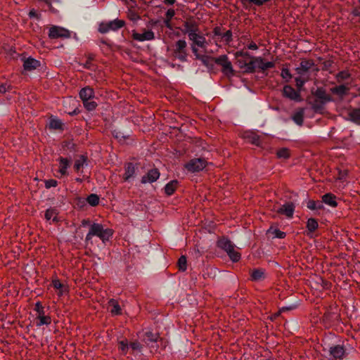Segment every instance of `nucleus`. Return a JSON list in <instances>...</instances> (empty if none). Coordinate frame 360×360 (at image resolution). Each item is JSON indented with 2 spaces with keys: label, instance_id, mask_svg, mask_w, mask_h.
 I'll use <instances>...</instances> for the list:
<instances>
[{
  "label": "nucleus",
  "instance_id": "nucleus-38",
  "mask_svg": "<svg viewBox=\"0 0 360 360\" xmlns=\"http://www.w3.org/2000/svg\"><path fill=\"white\" fill-rule=\"evenodd\" d=\"M318 227V222L314 218H310L308 219L307 223V228L310 232L314 231Z\"/></svg>",
  "mask_w": 360,
  "mask_h": 360
},
{
  "label": "nucleus",
  "instance_id": "nucleus-53",
  "mask_svg": "<svg viewBox=\"0 0 360 360\" xmlns=\"http://www.w3.org/2000/svg\"><path fill=\"white\" fill-rule=\"evenodd\" d=\"M58 183L55 179H49L45 181V186L46 188H50L51 187H56Z\"/></svg>",
  "mask_w": 360,
  "mask_h": 360
},
{
  "label": "nucleus",
  "instance_id": "nucleus-24",
  "mask_svg": "<svg viewBox=\"0 0 360 360\" xmlns=\"http://www.w3.org/2000/svg\"><path fill=\"white\" fill-rule=\"evenodd\" d=\"M251 279L253 281H260L265 278V271L262 269H254L251 273Z\"/></svg>",
  "mask_w": 360,
  "mask_h": 360
},
{
  "label": "nucleus",
  "instance_id": "nucleus-30",
  "mask_svg": "<svg viewBox=\"0 0 360 360\" xmlns=\"http://www.w3.org/2000/svg\"><path fill=\"white\" fill-rule=\"evenodd\" d=\"M178 181L176 180H172L169 182L165 187V193L167 195H171L175 191L177 187Z\"/></svg>",
  "mask_w": 360,
  "mask_h": 360
},
{
  "label": "nucleus",
  "instance_id": "nucleus-20",
  "mask_svg": "<svg viewBox=\"0 0 360 360\" xmlns=\"http://www.w3.org/2000/svg\"><path fill=\"white\" fill-rule=\"evenodd\" d=\"M79 97L83 102L93 98L94 97L93 89L89 86L82 89L79 91Z\"/></svg>",
  "mask_w": 360,
  "mask_h": 360
},
{
  "label": "nucleus",
  "instance_id": "nucleus-63",
  "mask_svg": "<svg viewBox=\"0 0 360 360\" xmlns=\"http://www.w3.org/2000/svg\"><path fill=\"white\" fill-rule=\"evenodd\" d=\"M29 16L30 18H37V12L34 9H32L30 12H29Z\"/></svg>",
  "mask_w": 360,
  "mask_h": 360
},
{
  "label": "nucleus",
  "instance_id": "nucleus-31",
  "mask_svg": "<svg viewBox=\"0 0 360 360\" xmlns=\"http://www.w3.org/2000/svg\"><path fill=\"white\" fill-rule=\"evenodd\" d=\"M157 339L158 335L154 334L150 331H147L144 334L143 341L145 342L146 344L148 345H150V343L155 342L157 341Z\"/></svg>",
  "mask_w": 360,
  "mask_h": 360
},
{
  "label": "nucleus",
  "instance_id": "nucleus-7",
  "mask_svg": "<svg viewBox=\"0 0 360 360\" xmlns=\"http://www.w3.org/2000/svg\"><path fill=\"white\" fill-rule=\"evenodd\" d=\"M214 63L222 67V72L226 75H232L233 69L226 55H221L214 58Z\"/></svg>",
  "mask_w": 360,
  "mask_h": 360
},
{
  "label": "nucleus",
  "instance_id": "nucleus-8",
  "mask_svg": "<svg viewBox=\"0 0 360 360\" xmlns=\"http://www.w3.org/2000/svg\"><path fill=\"white\" fill-rule=\"evenodd\" d=\"M207 165V162L202 158L191 160L186 165V169L192 172H197L202 170Z\"/></svg>",
  "mask_w": 360,
  "mask_h": 360
},
{
  "label": "nucleus",
  "instance_id": "nucleus-58",
  "mask_svg": "<svg viewBox=\"0 0 360 360\" xmlns=\"http://www.w3.org/2000/svg\"><path fill=\"white\" fill-rule=\"evenodd\" d=\"M236 56L237 57L238 56H242V57H248L249 58H250V57H252L248 52H244V51H238L236 53Z\"/></svg>",
  "mask_w": 360,
  "mask_h": 360
},
{
  "label": "nucleus",
  "instance_id": "nucleus-19",
  "mask_svg": "<svg viewBox=\"0 0 360 360\" xmlns=\"http://www.w3.org/2000/svg\"><path fill=\"white\" fill-rule=\"evenodd\" d=\"M136 173V167L131 162H129L125 166V172L124 174V179L126 181H129L132 179Z\"/></svg>",
  "mask_w": 360,
  "mask_h": 360
},
{
  "label": "nucleus",
  "instance_id": "nucleus-41",
  "mask_svg": "<svg viewBox=\"0 0 360 360\" xmlns=\"http://www.w3.org/2000/svg\"><path fill=\"white\" fill-rule=\"evenodd\" d=\"M86 200L90 205L96 206L99 202V197L96 194H91L87 197Z\"/></svg>",
  "mask_w": 360,
  "mask_h": 360
},
{
  "label": "nucleus",
  "instance_id": "nucleus-1",
  "mask_svg": "<svg viewBox=\"0 0 360 360\" xmlns=\"http://www.w3.org/2000/svg\"><path fill=\"white\" fill-rule=\"evenodd\" d=\"M112 236V231L110 229L105 228L104 226L98 223H93L89 227V231L86 236L85 243L91 244V239L94 236L99 238L103 243L109 240Z\"/></svg>",
  "mask_w": 360,
  "mask_h": 360
},
{
  "label": "nucleus",
  "instance_id": "nucleus-64",
  "mask_svg": "<svg viewBox=\"0 0 360 360\" xmlns=\"http://www.w3.org/2000/svg\"><path fill=\"white\" fill-rule=\"evenodd\" d=\"M248 48L251 50H256L257 49L258 47L255 43L252 42L248 46Z\"/></svg>",
  "mask_w": 360,
  "mask_h": 360
},
{
  "label": "nucleus",
  "instance_id": "nucleus-11",
  "mask_svg": "<svg viewBox=\"0 0 360 360\" xmlns=\"http://www.w3.org/2000/svg\"><path fill=\"white\" fill-rule=\"evenodd\" d=\"M199 27L197 22L194 20H187L183 25L181 32L187 34L188 38L191 37L194 33L199 32Z\"/></svg>",
  "mask_w": 360,
  "mask_h": 360
},
{
  "label": "nucleus",
  "instance_id": "nucleus-48",
  "mask_svg": "<svg viewBox=\"0 0 360 360\" xmlns=\"http://www.w3.org/2000/svg\"><path fill=\"white\" fill-rule=\"evenodd\" d=\"M112 134H113V136L115 139H117V140H119L120 141H124V140H125L126 139H127L129 136V134L128 135H125L122 131H116V130H115L112 132Z\"/></svg>",
  "mask_w": 360,
  "mask_h": 360
},
{
  "label": "nucleus",
  "instance_id": "nucleus-5",
  "mask_svg": "<svg viewBox=\"0 0 360 360\" xmlns=\"http://www.w3.org/2000/svg\"><path fill=\"white\" fill-rule=\"evenodd\" d=\"M124 25V21L119 19H115L106 22H101L99 25L98 31L105 34L110 31H117Z\"/></svg>",
  "mask_w": 360,
  "mask_h": 360
},
{
  "label": "nucleus",
  "instance_id": "nucleus-27",
  "mask_svg": "<svg viewBox=\"0 0 360 360\" xmlns=\"http://www.w3.org/2000/svg\"><path fill=\"white\" fill-rule=\"evenodd\" d=\"M109 307H110V312L113 315L121 314V307L117 302L113 299H111L109 302Z\"/></svg>",
  "mask_w": 360,
  "mask_h": 360
},
{
  "label": "nucleus",
  "instance_id": "nucleus-29",
  "mask_svg": "<svg viewBox=\"0 0 360 360\" xmlns=\"http://www.w3.org/2000/svg\"><path fill=\"white\" fill-rule=\"evenodd\" d=\"M348 90L349 89L345 84L335 86L330 89L333 94H337L340 96H343L347 94Z\"/></svg>",
  "mask_w": 360,
  "mask_h": 360
},
{
  "label": "nucleus",
  "instance_id": "nucleus-54",
  "mask_svg": "<svg viewBox=\"0 0 360 360\" xmlns=\"http://www.w3.org/2000/svg\"><path fill=\"white\" fill-rule=\"evenodd\" d=\"M94 55L92 54V53H89L87 55V60L86 61V63L84 64V67L86 68H91V61L92 60H94Z\"/></svg>",
  "mask_w": 360,
  "mask_h": 360
},
{
  "label": "nucleus",
  "instance_id": "nucleus-52",
  "mask_svg": "<svg viewBox=\"0 0 360 360\" xmlns=\"http://www.w3.org/2000/svg\"><path fill=\"white\" fill-rule=\"evenodd\" d=\"M281 77L285 79L286 81H288L291 79L292 76L290 72V71L288 69L283 68L281 71Z\"/></svg>",
  "mask_w": 360,
  "mask_h": 360
},
{
  "label": "nucleus",
  "instance_id": "nucleus-35",
  "mask_svg": "<svg viewBox=\"0 0 360 360\" xmlns=\"http://www.w3.org/2000/svg\"><path fill=\"white\" fill-rule=\"evenodd\" d=\"M214 58L207 55H202L198 60H200L206 67H211L212 64L210 62L214 61Z\"/></svg>",
  "mask_w": 360,
  "mask_h": 360
},
{
  "label": "nucleus",
  "instance_id": "nucleus-33",
  "mask_svg": "<svg viewBox=\"0 0 360 360\" xmlns=\"http://www.w3.org/2000/svg\"><path fill=\"white\" fill-rule=\"evenodd\" d=\"M86 158L84 155H80L77 159L75 160L74 164V168L76 171L79 172L86 164Z\"/></svg>",
  "mask_w": 360,
  "mask_h": 360
},
{
  "label": "nucleus",
  "instance_id": "nucleus-12",
  "mask_svg": "<svg viewBox=\"0 0 360 360\" xmlns=\"http://www.w3.org/2000/svg\"><path fill=\"white\" fill-rule=\"evenodd\" d=\"M283 95L286 98L296 101L300 102L302 101L300 91L295 90L292 86L286 85L283 87Z\"/></svg>",
  "mask_w": 360,
  "mask_h": 360
},
{
  "label": "nucleus",
  "instance_id": "nucleus-36",
  "mask_svg": "<svg viewBox=\"0 0 360 360\" xmlns=\"http://www.w3.org/2000/svg\"><path fill=\"white\" fill-rule=\"evenodd\" d=\"M49 127L53 129H61L63 127V123L60 120L57 118H52L49 122Z\"/></svg>",
  "mask_w": 360,
  "mask_h": 360
},
{
  "label": "nucleus",
  "instance_id": "nucleus-59",
  "mask_svg": "<svg viewBox=\"0 0 360 360\" xmlns=\"http://www.w3.org/2000/svg\"><path fill=\"white\" fill-rule=\"evenodd\" d=\"M10 87L9 85H7L6 84H1L0 86V92L2 93V94H4L6 92V91L8 90V89Z\"/></svg>",
  "mask_w": 360,
  "mask_h": 360
},
{
  "label": "nucleus",
  "instance_id": "nucleus-10",
  "mask_svg": "<svg viewBox=\"0 0 360 360\" xmlns=\"http://www.w3.org/2000/svg\"><path fill=\"white\" fill-rule=\"evenodd\" d=\"M314 68V63L311 60H302L295 69L296 72L304 77H310V70Z\"/></svg>",
  "mask_w": 360,
  "mask_h": 360
},
{
  "label": "nucleus",
  "instance_id": "nucleus-60",
  "mask_svg": "<svg viewBox=\"0 0 360 360\" xmlns=\"http://www.w3.org/2000/svg\"><path fill=\"white\" fill-rule=\"evenodd\" d=\"M295 308L294 306L292 305H290V306H288V307H282L281 309H280L278 313H282V312H284L285 311H289V310H292Z\"/></svg>",
  "mask_w": 360,
  "mask_h": 360
},
{
  "label": "nucleus",
  "instance_id": "nucleus-28",
  "mask_svg": "<svg viewBox=\"0 0 360 360\" xmlns=\"http://www.w3.org/2000/svg\"><path fill=\"white\" fill-rule=\"evenodd\" d=\"M292 120L299 126H302L304 120V110L300 109L295 112L292 116Z\"/></svg>",
  "mask_w": 360,
  "mask_h": 360
},
{
  "label": "nucleus",
  "instance_id": "nucleus-46",
  "mask_svg": "<svg viewBox=\"0 0 360 360\" xmlns=\"http://www.w3.org/2000/svg\"><path fill=\"white\" fill-rule=\"evenodd\" d=\"M119 349L123 354H126L129 349V345L127 340L119 342Z\"/></svg>",
  "mask_w": 360,
  "mask_h": 360
},
{
  "label": "nucleus",
  "instance_id": "nucleus-55",
  "mask_svg": "<svg viewBox=\"0 0 360 360\" xmlns=\"http://www.w3.org/2000/svg\"><path fill=\"white\" fill-rule=\"evenodd\" d=\"M323 105L324 104H321V101H319V99H316L312 103V108L314 110H317L321 109Z\"/></svg>",
  "mask_w": 360,
  "mask_h": 360
},
{
  "label": "nucleus",
  "instance_id": "nucleus-47",
  "mask_svg": "<svg viewBox=\"0 0 360 360\" xmlns=\"http://www.w3.org/2000/svg\"><path fill=\"white\" fill-rule=\"evenodd\" d=\"M247 139H248V141H250L252 144H255L256 146H259L260 144L259 137L258 135L255 134H251L247 137Z\"/></svg>",
  "mask_w": 360,
  "mask_h": 360
},
{
  "label": "nucleus",
  "instance_id": "nucleus-57",
  "mask_svg": "<svg viewBox=\"0 0 360 360\" xmlns=\"http://www.w3.org/2000/svg\"><path fill=\"white\" fill-rule=\"evenodd\" d=\"M35 310L37 311L39 314H44V309L40 302H37L35 304Z\"/></svg>",
  "mask_w": 360,
  "mask_h": 360
},
{
  "label": "nucleus",
  "instance_id": "nucleus-49",
  "mask_svg": "<svg viewBox=\"0 0 360 360\" xmlns=\"http://www.w3.org/2000/svg\"><path fill=\"white\" fill-rule=\"evenodd\" d=\"M129 348L134 352H141L142 345L139 342L135 341L129 344Z\"/></svg>",
  "mask_w": 360,
  "mask_h": 360
},
{
  "label": "nucleus",
  "instance_id": "nucleus-23",
  "mask_svg": "<svg viewBox=\"0 0 360 360\" xmlns=\"http://www.w3.org/2000/svg\"><path fill=\"white\" fill-rule=\"evenodd\" d=\"M59 173L61 176L68 174V168L70 167V161L67 158H60L59 159Z\"/></svg>",
  "mask_w": 360,
  "mask_h": 360
},
{
  "label": "nucleus",
  "instance_id": "nucleus-42",
  "mask_svg": "<svg viewBox=\"0 0 360 360\" xmlns=\"http://www.w3.org/2000/svg\"><path fill=\"white\" fill-rule=\"evenodd\" d=\"M276 155L279 158L287 159L290 157V152L288 148H282L278 150Z\"/></svg>",
  "mask_w": 360,
  "mask_h": 360
},
{
  "label": "nucleus",
  "instance_id": "nucleus-43",
  "mask_svg": "<svg viewBox=\"0 0 360 360\" xmlns=\"http://www.w3.org/2000/svg\"><path fill=\"white\" fill-rule=\"evenodd\" d=\"M178 266L180 271H185L187 269V261L185 256H181L178 260Z\"/></svg>",
  "mask_w": 360,
  "mask_h": 360
},
{
  "label": "nucleus",
  "instance_id": "nucleus-3",
  "mask_svg": "<svg viewBox=\"0 0 360 360\" xmlns=\"http://www.w3.org/2000/svg\"><path fill=\"white\" fill-rule=\"evenodd\" d=\"M323 351L330 360L342 359L347 355L346 349L341 345H325Z\"/></svg>",
  "mask_w": 360,
  "mask_h": 360
},
{
  "label": "nucleus",
  "instance_id": "nucleus-9",
  "mask_svg": "<svg viewBox=\"0 0 360 360\" xmlns=\"http://www.w3.org/2000/svg\"><path fill=\"white\" fill-rule=\"evenodd\" d=\"M213 34L214 37H218L217 41H223L227 44L232 41V32L231 30L224 32L221 27H216L213 30Z\"/></svg>",
  "mask_w": 360,
  "mask_h": 360
},
{
  "label": "nucleus",
  "instance_id": "nucleus-56",
  "mask_svg": "<svg viewBox=\"0 0 360 360\" xmlns=\"http://www.w3.org/2000/svg\"><path fill=\"white\" fill-rule=\"evenodd\" d=\"M198 46L191 44V50L196 59H198L202 55L198 53Z\"/></svg>",
  "mask_w": 360,
  "mask_h": 360
},
{
  "label": "nucleus",
  "instance_id": "nucleus-26",
  "mask_svg": "<svg viewBox=\"0 0 360 360\" xmlns=\"http://www.w3.org/2000/svg\"><path fill=\"white\" fill-rule=\"evenodd\" d=\"M58 210L56 208H49L45 212V218L47 221H58Z\"/></svg>",
  "mask_w": 360,
  "mask_h": 360
},
{
  "label": "nucleus",
  "instance_id": "nucleus-32",
  "mask_svg": "<svg viewBox=\"0 0 360 360\" xmlns=\"http://www.w3.org/2000/svg\"><path fill=\"white\" fill-rule=\"evenodd\" d=\"M257 68L256 65V57H250V60L248 62L244 72H253Z\"/></svg>",
  "mask_w": 360,
  "mask_h": 360
},
{
  "label": "nucleus",
  "instance_id": "nucleus-39",
  "mask_svg": "<svg viewBox=\"0 0 360 360\" xmlns=\"http://www.w3.org/2000/svg\"><path fill=\"white\" fill-rule=\"evenodd\" d=\"M309 79V78H308L307 77H304V76H300V75L295 77V80L296 82V86L298 88V89L300 90L302 89V87L304 86V84H305V82H307Z\"/></svg>",
  "mask_w": 360,
  "mask_h": 360
},
{
  "label": "nucleus",
  "instance_id": "nucleus-21",
  "mask_svg": "<svg viewBox=\"0 0 360 360\" xmlns=\"http://www.w3.org/2000/svg\"><path fill=\"white\" fill-rule=\"evenodd\" d=\"M256 65L257 68L260 69L262 72L272 68L275 66V63L274 62H265L261 57H256Z\"/></svg>",
  "mask_w": 360,
  "mask_h": 360
},
{
  "label": "nucleus",
  "instance_id": "nucleus-62",
  "mask_svg": "<svg viewBox=\"0 0 360 360\" xmlns=\"http://www.w3.org/2000/svg\"><path fill=\"white\" fill-rule=\"evenodd\" d=\"M91 224H92L91 223V221L89 219H84L82 221V226L83 227H85L87 226H89V227H90Z\"/></svg>",
  "mask_w": 360,
  "mask_h": 360
},
{
  "label": "nucleus",
  "instance_id": "nucleus-14",
  "mask_svg": "<svg viewBox=\"0 0 360 360\" xmlns=\"http://www.w3.org/2000/svg\"><path fill=\"white\" fill-rule=\"evenodd\" d=\"M160 177V172L158 169H153L148 172V173L142 176L141 183H153Z\"/></svg>",
  "mask_w": 360,
  "mask_h": 360
},
{
  "label": "nucleus",
  "instance_id": "nucleus-50",
  "mask_svg": "<svg viewBox=\"0 0 360 360\" xmlns=\"http://www.w3.org/2000/svg\"><path fill=\"white\" fill-rule=\"evenodd\" d=\"M175 14L174 10L173 9H169L166 12V18L167 20L165 21L167 27H169V21L170 20L174 17Z\"/></svg>",
  "mask_w": 360,
  "mask_h": 360
},
{
  "label": "nucleus",
  "instance_id": "nucleus-44",
  "mask_svg": "<svg viewBox=\"0 0 360 360\" xmlns=\"http://www.w3.org/2000/svg\"><path fill=\"white\" fill-rule=\"evenodd\" d=\"M83 104L85 108L89 111L94 110L97 106V103L91 99L84 101Z\"/></svg>",
  "mask_w": 360,
  "mask_h": 360
},
{
  "label": "nucleus",
  "instance_id": "nucleus-13",
  "mask_svg": "<svg viewBox=\"0 0 360 360\" xmlns=\"http://www.w3.org/2000/svg\"><path fill=\"white\" fill-rule=\"evenodd\" d=\"M193 43V45H196L198 47L205 49L207 42L205 37L200 34V31L194 33L190 38H188Z\"/></svg>",
  "mask_w": 360,
  "mask_h": 360
},
{
  "label": "nucleus",
  "instance_id": "nucleus-22",
  "mask_svg": "<svg viewBox=\"0 0 360 360\" xmlns=\"http://www.w3.org/2000/svg\"><path fill=\"white\" fill-rule=\"evenodd\" d=\"M347 117L349 120L360 124V109L353 108L349 110L347 113Z\"/></svg>",
  "mask_w": 360,
  "mask_h": 360
},
{
  "label": "nucleus",
  "instance_id": "nucleus-6",
  "mask_svg": "<svg viewBox=\"0 0 360 360\" xmlns=\"http://www.w3.org/2000/svg\"><path fill=\"white\" fill-rule=\"evenodd\" d=\"M49 37L52 39H68L71 36L70 32L60 26L52 25L49 30Z\"/></svg>",
  "mask_w": 360,
  "mask_h": 360
},
{
  "label": "nucleus",
  "instance_id": "nucleus-34",
  "mask_svg": "<svg viewBox=\"0 0 360 360\" xmlns=\"http://www.w3.org/2000/svg\"><path fill=\"white\" fill-rule=\"evenodd\" d=\"M268 233L273 236L274 238H284L286 236L285 233L280 231L277 229L270 228L268 230Z\"/></svg>",
  "mask_w": 360,
  "mask_h": 360
},
{
  "label": "nucleus",
  "instance_id": "nucleus-16",
  "mask_svg": "<svg viewBox=\"0 0 360 360\" xmlns=\"http://www.w3.org/2000/svg\"><path fill=\"white\" fill-rule=\"evenodd\" d=\"M313 94L317 99L321 101V104H326V103L332 101L330 96L328 95L326 90L321 87L317 88Z\"/></svg>",
  "mask_w": 360,
  "mask_h": 360
},
{
  "label": "nucleus",
  "instance_id": "nucleus-18",
  "mask_svg": "<svg viewBox=\"0 0 360 360\" xmlns=\"http://www.w3.org/2000/svg\"><path fill=\"white\" fill-rule=\"evenodd\" d=\"M295 211V206L292 203L288 202L283 205L278 210V212L285 215L287 217H292Z\"/></svg>",
  "mask_w": 360,
  "mask_h": 360
},
{
  "label": "nucleus",
  "instance_id": "nucleus-15",
  "mask_svg": "<svg viewBox=\"0 0 360 360\" xmlns=\"http://www.w3.org/2000/svg\"><path fill=\"white\" fill-rule=\"evenodd\" d=\"M155 38L154 32L152 30H145L143 33L134 32L133 39L139 41H150Z\"/></svg>",
  "mask_w": 360,
  "mask_h": 360
},
{
  "label": "nucleus",
  "instance_id": "nucleus-4",
  "mask_svg": "<svg viewBox=\"0 0 360 360\" xmlns=\"http://www.w3.org/2000/svg\"><path fill=\"white\" fill-rule=\"evenodd\" d=\"M186 47L187 43L184 39L178 40L173 49L174 56L181 62H186L188 56Z\"/></svg>",
  "mask_w": 360,
  "mask_h": 360
},
{
  "label": "nucleus",
  "instance_id": "nucleus-25",
  "mask_svg": "<svg viewBox=\"0 0 360 360\" xmlns=\"http://www.w3.org/2000/svg\"><path fill=\"white\" fill-rule=\"evenodd\" d=\"M335 198L336 197L333 194L329 193L322 196V201L332 207H335L338 205Z\"/></svg>",
  "mask_w": 360,
  "mask_h": 360
},
{
  "label": "nucleus",
  "instance_id": "nucleus-61",
  "mask_svg": "<svg viewBox=\"0 0 360 360\" xmlns=\"http://www.w3.org/2000/svg\"><path fill=\"white\" fill-rule=\"evenodd\" d=\"M238 65L239 67L241 68V69H245L247 63H248V61L246 60H238Z\"/></svg>",
  "mask_w": 360,
  "mask_h": 360
},
{
  "label": "nucleus",
  "instance_id": "nucleus-45",
  "mask_svg": "<svg viewBox=\"0 0 360 360\" xmlns=\"http://www.w3.org/2000/svg\"><path fill=\"white\" fill-rule=\"evenodd\" d=\"M53 286L56 289L60 290V295H63L67 290V288L59 280L53 281Z\"/></svg>",
  "mask_w": 360,
  "mask_h": 360
},
{
  "label": "nucleus",
  "instance_id": "nucleus-2",
  "mask_svg": "<svg viewBox=\"0 0 360 360\" xmlns=\"http://www.w3.org/2000/svg\"><path fill=\"white\" fill-rule=\"evenodd\" d=\"M217 246L224 250L229 258L236 262L240 259V254L236 250V245L228 238H222L217 241Z\"/></svg>",
  "mask_w": 360,
  "mask_h": 360
},
{
  "label": "nucleus",
  "instance_id": "nucleus-17",
  "mask_svg": "<svg viewBox=\"0 0 360 360\" xmlns=\"http://www.w3.org/2000/svg\"><path fill=\"white\" fill-rule=\"evenodd\" d=\"M40 61L31 57H29L24 60L23 68L24 70L26 71H32L39 68L40 66Z\"/></svg>",
  "mask_w": 360,
  "mask_h": 360
},
{
  "label": "nucleus",
  "instance_id": "nucleus-37",
  "mask_svg": "<svg viewBox=\"0 0 360 360\" xmlns=\"http://www.w3.org/2000/svg\"><path fill=\"white\" fill-rule=\"evenodd\" d=\"M38 319L39 321L37 323V326L49 325L51 323V318L49 316H44V314H39Z\"/></svg>",
  "mask_w": 360,
  "mask_h": 360
},
{
  "label": "nucleus",
  "instance_id": "nucleus-40",
  "mask_svg": "<svg viewBox=\"0 0 360 360\" xmlns=\"http://www.w3.org/2000/svg\"><path fill=\"white\" fill-rule=\"evenodd\" d=\"M307 207L311 210L321 209L323 205L321 202H316L314 200H309L307 204Z\"/></svg>",
  "mask_w": 360,
  "mask_h": 360
},
{
  "label": "nucleus",
  "instance_id": "nucleus-51",
  "mask_svg": "<svg viewBox=\"0 0 360 360\" xmlns=\"http://www.w3.org/2000/svg\"><path fill=\"white\" fill-rule=\"evenodd\" d=\"M349 77H350V75H349V73L348 72H347V71H342V72H340L337 75V79H338V82H341L342 80L348 79Z\"/></svg>",
  "mask_w": 360,
  "mask_h": 360
}]
</instances>
